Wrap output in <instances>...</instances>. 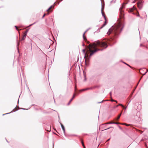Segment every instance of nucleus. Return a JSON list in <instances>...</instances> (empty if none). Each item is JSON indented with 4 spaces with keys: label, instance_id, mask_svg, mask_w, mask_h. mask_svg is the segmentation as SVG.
<instances>
[{
    "label": "nucleus",
    "instance_id": "obj_1",
    "mask_svg": "<svg viewBox=\"0 0 148 148\" xmlns=\"http://www.w3.org/2000/svg\"><path fill=\"white\" fill-rule=\"evenodd\" d=\"M123 7H124L123 5L119 9L120 17L121 20L119 21L117 24H114L110 28L107 33L108 35L112 34V37L110 39L107 40L106 41L101 42L98 41L92 45L89 44L87 47V52L86 53L85 49L82 50V51L85 54L84 58L85 59V62L86 65H88L89 59L97 51L103 50V49H98V47L106 48L108 46V44L112 45L116 41L114 38L116 37L120 33L124 26V23L123 21L124 17L123 11L122 10Z\"/></svg>",
    "mask_w": 148,
    "mask_h": 148
},
{
    "label": "nucleus",
    "instance_id": "obj_2",
    "mask_svg": "<svg viewBox=\"0 0 148 148\" xmlns=\"http://www.w3.org/2000/svg\"><path fill=\"white\" fill-rule=\"evenodd\" d=\"M101 6H102V8H101V13H102L103 16L104 17V19L105 20V22L104 23L103 25V26L101 27V28H102V27H104L105 25H106V18L105 14L103 11L104 9V4H103V3H102V1H101Z\"/></svg>",
    "mask_w": 148,
    "mask_h": 148
},
{
    "label": "nucleus",
    "instance_id": "obj_3",
    "mask_svg": "<svg viewBox=\"0 0 148 148\" xmlns=\"http://www.w3.org/2000/svg\"><path fill=\"white\" fill-rule=\"evenodd\" d=\"M88 29H87L86 30L85 32H84V33L83 35V38L84 39V41H85V42H86L87 41V42H88V41H87V39H86V37L85 36V33L87 32V31H88Z\"/></svg>",
    "mask_w": 148,
    "mask_h": 148
},
{
    "label": "nucleus",
    "instance_id": "obj_4",
    "mask_svg": "<svg viewBox=\"0 0 148 148\" xmlns=\"http://www.w3.org/2000/svg\"><path fill=\"white\" fill-rule=\"evenodd\" d=\"M136 8L134 6L132 8L129 9V11L130 12H133V11H134V10H136Z\"/></svg>",
    "mask_w": 148,
    "mask_h": 148
},
{
    "label": "nucleus",
    "instance_id": "obj_5",
    "mask_svg": "<svg viewBox=\"0 0 148 148\" xmlns=\"http://www.w3.org/2000/svg\"><path fill=\"white\" fill-rule=\"evenodd\" d=\"M60 124H61V127L62 128V130H63L64 133V134H65V128L64 127V126L61 123H60Z\"/></svg>",
    "mask_w": 148,
    "mask_h": 148
},
{
    "label": "nucleus",
    "instance_id": "obj_6",
    "mask_svg": "<svg viewBox=\"0 0 148 148\" xmlns=\"http://www.w3.org/2000/svg\"><path fill=\"white\" fill-rule=\"evenodd\" d=\"M119 106H121L122 107H124V106L121 103H119L118 105H116L115 107V108H117Z\"/></svg>",
    "mask_w": 148,
    "mask_h": 148
},
{
    "label": "nucleus",
    "instance_id": "obj_7",
    "mask_svg": "<svg viewBox=\"0 0 148 148\" xmlns=\"http://www.w3.org/2000/svg\"><path fill=\"white\" fill-rule=\"evenodd\" d=\"M122 113V111L121 112V113L118 116V117H117V118L116 119V120H118L120 118L121 115Z\"/></svg>",
    "mask_w": 148,
    "mask_h": 148
},
{
    "label": "nucleus",
    "instance_id": "obj_8",
    "mask_svg": "<svg viewBox=\"0 0 148 148\" xmlns=\"http://www.w3.org/2000/svg\"><path fill=\"white\" fill-rule=\"evenodd\" d=\"M137 5H138V8H139V9H140L142 8V4H138Z\"/></svg>",
    "mask_w": 148,
    "mask_h": 148
},
{
    "label": "nucleus",
    "instance_id": "obj_9",
    "mask_svg": "<svg viewBox=\"0 0 148 148\" xmlns=\"http://www.w3.org/2000/svg\"><path fill=\"white\" fill-rule=\"evenodd\" d=\"M83 73H84V80L85 81H86V73L85 72H84V71L83 72Z\"/></svg>",
    "mask_w": 148,
    "mask_h": 148
},
{
    "label": "nucleus",
    "instance_id": "obj_10",
    "mask_svg": "<svg viewBox=\"0 0 148 148\" xmlns=\"http://www.w3.org/2000/svg\"><path fill=\"white\" fill-rule=\"evenodd\" d=\"M142 3H143V1L142 0H140L137 3V4H142Z\"/></svg>",
    "mask_w": 148,
    "mask_h": 148
},
{
    "label": "nucleus",
    "instance_id": "obj_11",
    "mask_svg": "<svg viewBox=\"0 0 148 148\" xmlns=\"http://www.w3.org/2000/svg\"><path fill=\"white\" fill-rule=\"evenodd\" d=\"M89 89V88H86V89H82V90H80V92H82V91H84V90H88Z\"/></svg>",
    "mask_w": 148,
    "mask_h": 148
},
{
    "label": "nucleus",
    "instance_id": "obj_12",
    "mask_svg": "<svg viewBox=\"0 0 148 148\" xmlns=\"http://www.w3.org/2000/svg\"><path fill=\"white\" fill-rule=\"evenodd\" d=\"M53 7V5H51V6L47 10V11H48L49 10Z\"/></svg>",
    "mask_w": 148,
    "mask_h": 148
},
{
    "label": "nucleus",
    "instance_id": "obj_13",
    "mask_svg": "<svg viewBox=\"0 0 148 148\" xmlns=\"http://www.w3.org/2000/svg\"><path fill=\"white\" fill-rule=\"evenodd\" d=\"M26 36H27L26 33H24V34H23V37L25 38L26 37Z\"/></svg>",
    "mask_w": 148,
    "mask_h": 148
},
{
    "label": "nucleus",
    "instance_id": "obj_14",
    "mask_svg": "<svg viewBox=\"0 0 148 148\" xmlns=\"http://www.w3.org/2000/svg\"><path fill=\"white\" fill-rule=\"evenodd\" d=\"M75 94H74L73 95V97H72V99H73L74 98V97H75Z\"/></svg>",
    "mask_w": 148,
    "mask_h": 148
},
{
    "label": "nucleus",
    "instance_id": "obj_15",
    "mask_svg": "<svg viewBox=\"0 0 148 148\" xmlns=\"http://www.w3.org/2000/svg\"><path fill=\"white\" fill-rule=\"evenodd\" d=\"M114 122H113V121H112L111 122H110V123H108L109 124H114Z\"/></svg>",
    "mask_w": 148,
    "mask_h": 148
},
{
    "label": "nucleus",
    "instance_id": "obj_16",
    "mask_svg": "<svg viewBox=\"0 0 148 148\" xmlns=\"http://www.w3.org/2000/svg\"><path fill=\"white\" fill-rule=\"evenodd\" d=\"M15 27H16V29L17 30H18H18H18V27H17V26H15Z\"/></svg>",
    "mask_w": 148,
    "mask_h": 148
},
{
    "label": "nucleus",
    "instance_id": "obj_17",
    "mask_svg": "<svg viewBox=\"0 0 148 148\" xmlns=\"http://www.w3.org/2000/svg\"><path fill=\"white\" fill-rule=\"evenodd\" d=\"M127 106H126V107H125L124 106V107H123V108H124V109H125V110L126 109V108H127Z\"/></svg>",
    "mask_w": 148,
    "mask_h": 148
},
{
    "label": "nucleus",
    "instance_id": "obj_18",
    "mask_svg": "<svg viewBox=\"0 0 148 148\" xmlns=\"http://www.w3.org/2000/svg\"><path fill=\"white\" fill-rule=\"evenodd\" d=\"M73 100V99H71L70 100V101H69V102H70V103H71V101H72V100Z\"/></svg>",
    "mask_w": 148,
    "mask_h": 148
},
{
    "label": "nucleus",
    "instance_id": "obj_19",
    "mask_svg": "<svg viewBox=\"0 0 148 148\" xmlns=\"http://www.w3.org/2000/svg\"><path fill=\"white\" fill-rule=\"evenodd\" d=\"M114 100H114V99H112L110 101H111L113 102V101H114Z\"/></svg>",
    "mask_w": 148,
    "mask_h": 148
},
{
    "label": "nucleus",
    "instance_id": "obj_20",
    "mask_svg": "<svg viewBox=\"0 0 148 148\" xmlns=\"http://www.w3.org/2000/svg\"><path fill=\"white\" fill-rule=\"evenodd\" d=\"M73 100V99H71L70 100V101H69V102H70V103H71V101H72V100Z\"/></svg>",
    "mask_w": 148,
    "mask_h": 148
},
{
    "label": "nucleus",
    "instance_id": "obj_21",
    "mask_svg": "<svg viewBox=\"0 0 148 148\" xmlns=\"http://www.w3.org/2000/svg\"><path fill=\"white\" fill-rule=\"evenodd\" d=\"M73 100V99H71L70 100V101H69V102H70V103H71V101H72V100Z\"/></svg>",
    "mask_w": 148,
    "mask_h": 148
},
{
    "label": "nucleus",
    "instance_id": "obj_22",
    "mask_svg": "<svg viewBox=\"0 0 148 148\" xmlns=\"http://www.w3.org/2000/svg\"><path fill=\"white\" fill-rule=\"evenodd\" d=\"M114 124H119V123L117 122H114Z\"/></svg>",
    "mask_w": 148,
    "mask_h": 148
},
{
    "label": "nucleus",
    "instance_id": "obj_23",
    "mask_svg": "<svg viewBox=\"0 0 148 148\" xmlns=\"http://www.w3.org/2000/svg\"><path fill=\"white\" fill-rule=\"evenodd\" d=\"M82 146H83L84 148H86L84 144H83Z\"/></svg>",
    "mask_w": 148,
    "mask_h": 148
},
{
    "label": "nucleus",
    "instance_id": "obj_24",
    "mask_svg": "<svg viewBox=\"0 0 148 148\" xmlns=\"http://www.w3.org/2000/svg\"><path fill=\"white\" fill-rule=\"evenodd\" d=\"M35 23H34L33 24H31L29 26H31L32 25H33Z\"/></svg>",
    "mask_w": 148,
    "mask_h": 148
},
{
    "label": "nucleus",
    "instance_id": "obj_25",
    "mask_svg": "<svg viewBox=\"0 0 148 148\" xmlns=\"http://www.w3.org/2000/svg\"><path fill=\"white\" fill-rule=\"evenodd\" d=\"M28 31V30H26L25 32V33H26V34H27V33Z\"/></svg>",
    "mask_w": 148,
    "mask_h": 148
},
{
    "label": "nucleus",
    "instance_id": "obj_26",
    "mask_svg": "<svg viewBox=\"0 0 148 148\" xmlns=\"http://www.w3.org/2000/svg\"><path fill=\"white\" fill-rule=\"evenodd\" d=\"M45 15H46V14H44L43 15V16L42 18H44V17H45Z\"/></svg>",
    "mask_w": 148,
    "mask_h": 148
},
{
    "label": "nucleus",
    "instance_id": "obj_27",
    "mask_svg": "<svg viewBox=\"0 0 148 148\" xmlns=\"http://www.w3.org/2000/svg\"><path fill=\"white\" fill-rule=\"evenodd\" d=\"M25 37H23V38H22V40H24V39H25Z\"/></svg>",
    "mask_w": 148,
    "mask_h": 148
},
{
    "label": "nucleus",
    "instance_id": "obj_28",
    "mask_svg": "<svg viewBox=\"0 0 148 148\" xmlns=\"http://www.w3.org/2000/svg\"><path fill=\"white\" fill-rule=\"evenodd\" d=\"M81 143L82 145H83V144H84L82 140L81 141Z\"/></svg>",
    "mask_w": 148,
    "mask_h": 148
},
{
    "label": "nucleus",
    "instance_id": "obj_29",
    "mask_svg": "<svg viewBox=\"0 0 148 148\" xmlns=\"http://www.w3.org/2000/svg\"><path fill=\"white\" fill-rule=\"evenodd\" d=\"M137 16H139V14H138H138H137Z\"/></svg>",
    "mask_w": 148,
    "mask_h": 148
},
{
    "label": "nucleus",
    "instance_id": "obj_30",
    "mask_svg": "<svg viewBox=\"0 0 148 148\" xmlns=\"http://www.w3.org/2000/svg\"><path fill=\"white\" fill-rule=\"evenodd\" d=\"M9 113H6V114H3V115H5L6 114H9Z\"/></svg>",
    "mask_w": 148,
    "mask_h": 148
},
{
    "label": "nucleus",
    "instance_id": "obj_31",
    "mask_svg": "<svg viewBox=\"0 0 148 148\" xmlns=\"http://www.w3.org/2000/svg\"><path fill=\"white\" fill-rule=\"evenodd\" d=\"M103 101H101L100 102H98V103H101V102H102Z\"/></svg>",
    "mask_w": 148,
    "mask_h": 148
},
{
    "label": "nucleus",
    "instance_id": "obj_32",
    "mask_svg": "<svg viewBox=\"0 0 148 148\" xmlns=\"http://www.w3.org/2000/svg\"><path fill=\"white\" fill-rule=\"evenodd\" d=\"M147 71L146 72H145L144 74H143V75H144L145 74L147 73Z\"/></svg>",
    "mask_w": 148,
    "mask_h": 148
},
{
    "label": "nucleus",
    "instance_id": "obj_33",
    "mask_svg": "<svg viewBox=\"0 0 148 148\" xmlns=\"http://www.w3.org/2000/svg\"><path fill=\"white\" fill-rule=\"evenodd\" d=\"M114 102H116V103H117V101H116L115 100H114Z\"/></svg>",
    "mask_w": 148,
    "mask_h": 148
},
{
    "label": "nucleus",
    "instance_id": "obj_34",
    "mask_svg": "<svg viewBox=\"0 0 148 148\" xmlns=\"http://www.w3.org/2000/svg\"><path fill=\"white\" fill-rule=\"evenodd\" d=\"M75 90H76V86H75Z\"/></svg>",
    "mask_w": 148,
    "mask_h": 148
},
{
    "label": "nucleus",
    "instance_id": "obj_35",
    "mask_svg": "<svg viewBox=\"0 0 148 148\" xmlns=\"http://www.w3.org/2000/svg\"><path fill=\"white\" fill-rule=\"evenodd\" d=\"M70 102H69L68 104V105H69L70 104Z\"/></svg>",
    "mask_w": 148,
    "mask_h": 148
},
{
    "label": "nucleus",
    "instance_id": "obj_36",
    "mask_svg": "<svg viewBox=\"0 0 148 148\" xmlns=\"http://www.w3.org/2000/svg\"><path fill=\"white\" fill-rule=\"evenodd\" d=\"M70 102H69L68 104V105H69L70 104Z\"/></svg>",
    "mask_w": 148,
    "mask_h": 148
},
{
    "label": "nucleus",
    "instance_id": "obj_37",
    "mask_svg": "<svg viewBox=\"0 0 148 148\" xmlns=\"http://www.w3.org/2000/svg\"><path fill=\"white\" fill-rule=\"evenodd\" d=\"M84 45H85V44H84V43H83V46H84Z\"/></svg>",
    "mask_w": 148,
    "mask_h": 148
},
{
    "label": "nucleus",
    "instance_id": "obj_38",
    "mask_svg": "<svg viewBox=\"0 0 148 148\" xmlns=\"http://www.w3.org/2000/svg\"><path fill=\"white\" fill-rule=\"evenodd\" d=\"M110 95H111V92H110Z\"/></svg>",
    "mask_w": 148,
    "mask_h": 148
},
{
    "label": "nucleus",
    "instance_id": "obj_39",
    "mask_svg": "<svg viewBox=\"0 0 148 148\" xmlns=\"http://www.w3.org/2000/svg\"><path fill=\"white\" fill-rule=\"evenodd\" d=\"M110 139L109 138V139H108L107 140H108H108H110Z\"/></svg>",
    "mask_w": 148,
    "mask_h": 148
},
{
    "label": "nucleus",
    "instance_id": "obj_40",
    "mask_svg": "<svg viewBox=\"0 0 148 148\" xmlns=\"http://www.w3.org/2000/svg\"><path fill=\"white\" fill-rule=\"evenodd\" d=\"M128 104H127V106H128Z\"/></svg>",
    "mask_w": 148,
    "mask_h": 148
},
{
    "label": "nucleus",
    "instance_id": "obj_41",
    "mask_svg": "<svg viewBox=\"0 0 148 148\" xmlns=\"http://www.w3.org/2000/svg\"><path fill=\"white\" fill-rule=\"evenodd\" d=\"M17 45H18V44H17Z\"/></svg>",
    "mask_w": 148,
    "mask_h": 148
}]
</instances>
